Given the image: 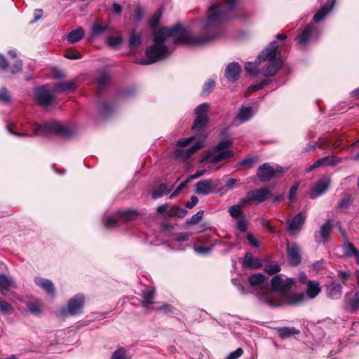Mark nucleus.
Returning <instances> with one entry per match:
<instances>
[{
	"mask_svg": "<svg viewBox=\"0 0 359 359\" xmlns=\"http://www.w3.org/2000/svg\"><path fill=\"white\" fill-rule=\"evenodd\" d=\"M356 285L354 290L347 292L344 297V301L348 309L351 312H355L359 309V270L355 272Z\"/></svg>",
	"mask_w": 359,
	"mask_h": 359,
	"instance_id": "6e6552de",
	"label": "nucleus"
},
{
	"mask_svg": "<svg viewBox=\"0 0 359 359\" xmlns=\"http://www.w3.org/2000/svg\"><path fill=\"white\" fill-rule=\"evenodd\" d=\"M194 140H195V137L183 138V139L179 140L177 142L176 145L177 147H186V146L189 145Z\"/></svg>",
	"mask_w": 359,
	"mask_h": 359,
	"instance_id": "3c124183",
	"label": "nucleus"
},
{
	"mask_svg": "<svg viewBox=\"0 0 359 359\" xmlns=\"http://www.w3.org/2000/svg\"><path fill=\"white\" fill-rule=\"evenodd\" d=\"M65 57L71 60H76L80 59L81 57V55L79 52H74V53H69L65 54Z\"/></svg>",
	"mask_w": 359,
	"mask_h": 359,
	"instance_id": "0e129e2a",
	"label": "nucleus"
},
{
	"mask_svg": "<svg viewBox=\"0 0 359 359\" xmlns=\"http://www.w3.org/2000/svg\"><path fill=\"white\" fill-rule=\"evenodd\" d=\"M247 239H248V242L250 243V245L252 246H253L254 248L259 247V242L253 237V236L251 233H248Z\"/></svg>",
	"mask_w": 359,
	"mask_h": 359,
	"instance_id": "052dcab7",
	"label": "nucleus"
},
{
	"mask_svg": "<svg viewBox=\"0 0 359 359\" xmlns=\"http://www.w3.org/2000/svg\"><path fill=\"white\" fill-rule=\"evenodd\" d=\"M342 285L335 281L330 283L326 287V294L331 299H339L342 295Z\"/></svg>",
	"mask_w": 359,
	"mask_h": 359,
	"instance_id": "6ab92c4d",
	"label": "nucleus"
},
{
	"mask_svg": "<svg viewBox=\"0 0 359 359\" xmlns=\"http://www.w3.org/2000/svg\"><path fill=\"white\" fill-rule=\"evenodd\" d=\"M22 69V60H18L15 62V64L8 69V71L12 74H15L19 73Z\"/></svg>",
	"mask_w": 359,
	"mask_h": 359,
	"instance_id": "de8ad7c7",
	"label": "nucleus"
},
{
	"mask_svg": "<svg viewBox=\"0 0 359 359\" xmlns=\"http://www.w3.org/2000/svg\"><path fill=\"white\" fill-rule=\"evenodd\" d=\"M358 251L355 247L351 243H347L345 245V251L344 255L346 257H350L354 256V254Z\"/></svg>",
	"mask_w": 359,
	"mask_h": 359,
	"instance_id": "79ce46f5",
	"label": "nucleus"
},
{
	"mask_svg": "<svg viewBox=\"0 0 359 359\" xmlns=\"http://www.w3.org/2000/svg\"><path fill=\"white\" fill-rule=\"evenodd\" d=\"M111 359H131V356L124 348L121 347L112 353Z\"/></svg>",
	"mask_w": 359,
	"mask_h": 359,
	"instance_id": "c9c22d12",
	"label": "nucleus"
},
{
	"mask_svg": "<svg viewBox=\"0 0 359 359\" xmlns=\"http://www.w3.org/2000/svg\"><path fill=\"white\" fill-rule=\"evenodd\" d=\"M37 102L43 107L49 106L53 103V96L52 93L46 86L38 88L35 90Z\"/></svg>",
	"mask_w": 359,
	"mask_h": 359,
	"instance_id": "2eb2a0df",
	"label": "nucleus"
},
{
	"mask_svg": "<svg viewBox=\"0 0 359 359\" xmlns=\"http://www.w3.org/2000/svg\"><path fill=\"white\" fill-rule=\"evenodd\" d=\"M141 42V36L139 34H136L134 32L130 34L129 45L134 46L140 44Z\"/></svg>",
	"mask_w": 359,
	"mask_h": 359,
	"instance_id": "a18cd8bd",
	"label": "nucleus"
},
{
	"mask_svg": "<svg viewBox=\"0 0 359 359\" xmlns=\"http://www.w3.org/2000/svg\"><path fill=\"white\" fill-rule=\"evenodd\" d=\"M218 184L217 180H205L195 184V191L198 194L208 195L213 191L214 187Z\"/></svg>",
	"mask_w": 359,
	"mask_h": 359,
	"instance_id": "dca6fc26",
	"label": "nucleus"
},
{
	"mask_svg": "<svg viewBox=\"0 0 359 359\" xmlns=\"http://www.w3.org/2000/svg\"><path fill=\"white\" fill-rule=\"evenodd\" d=\"M243 353V351L242 348H238L236 351L231 352L228 355L226 359H237L241 357Z\"/></svg>",
	"mask_w": 359,
	"mask_h": 359,
	"instance_id": "603ef678",
	"label": "nucleus"
},
{
	"mask_svg": "<svg viewBox=\"0 0 359 359\" xmlns=\"http://www.w3.org/2000/svg\"><path fill=\"white\" fill-rule=\"evenodd\" d=\"M278 333L283 338H285L298 334L299 333V330H297L294 327H283L278 330Z\"/></svg>",
	"mask_w": 359,
	"mask_h": 359,
	"instance_id": "473e14b6",
	"label": "nucleus"
},
{
	"mask_svg": "<svg viewBox=\"0 0 359 359\" xmlns=\"http://www.w3.org/2000/svg\"><path fill=\"white\" fill-rule=\"evenodd\" d=\"M143 17V11L140 7H137L134 11V18L136 21H140Z\"/></svg>",
	"mask_w": 359,
	"mask_h": 359,
	"instance_id": "bf43d9fd",
	"label": "nucleus"
},
{
	"mask_svg": "<svg viewBox=\"0 0 359 359\" xmlns=\"http://www.w3.org/2000/svg\"><path fill=\"white\" fill-rule=\"evenodd\" d=\"M32 128L36 136H43L52 133L69 137L74 133V129L67 125L57 121L43 124L33 123Z\"/></svg>",
	"mask_w": 359,
	"mask_h": 359,
	"instance_id": "20e7f679",
	"label": "nucleus"
},
{
	"mask_svg": "<svg viewBox=\"0 0 359 359\" xmlns=\"http://www.w3.org/2000/svg\"><path fill=\"white\" fill-rule=\"evenodd\" d=\"M143 301L142 305L144 308L147 309L149 305L153 304V299L154 297V290L151 287L147 288L143 292Z\"/></svg>",
	"mask_w": 359,
	"mask_h": 359,
	"instance_id": "bb28decb",
	"label": "nucleus"
},
{
	"mask_svg": "<svg viewBox=\"0 0 359 359\" xmlns=\"http://www.w3.org/2000/svg\"><path fill=\"white\" fill-rule=\"evenodd\" d=\"M105 29V27L96 24L94 25L92 27V34L93 35H98L103 32Z\"/></svg>",
	"mask_w": 359,
	"mask_h": 359,
	"instance_id": "5fc2aeb1",
	"label": "nucleus"
},
{
	"mask_svg": "<svg viewBox=\"0 0 359 359\" xmlns=\"http://www.w3.org/2000/svg\"><path fill=\"white\" fill-rule=\"evenodd\" d=\"M84 36V30L82 27H79L74 30H72L67 36V41L74 43L80 41Z\"/></svg>",
	"mask_w": 359,
	"mask_h": 359,
	"instance_id": "cd10ccee",
	"label": "nucleus"
},
{
	"mask_svg": "<svg viewBox=\"0 0 359 359\" xmlns=\"http://www.w3.org/2000/svg\"><path fill=\"white\" fill-rule=\"evenodd\" d=\"M198 202V199L196 196H193L191 198V201L187 202L186 204V207L188 208H192L194 206H195Z\"/></svg>",
	"mask_w": 359,
	"mask_h": 359,
	"instance_id": "338daca9",
	"label": "nucleus"
},
{
	"mask_svg": "<svg viewBox=\"0 0 359 359\" xmlns=\"http://www.w3.org/2000/svg\"><path fill=\"white\" fill-rule=\"evenodd\" d=\"M334 163L330 158L329 156L323 157V158H319L313 164H312L309 168H307L306 169V172H309L320 166H325V165H334Z\"/></svg>",
	"mask_w": 359,
	"mask_h": 359,
	"instance_id": "7c9ffc66",
	"label": "nucleus"
},
{
	"mask_svg": "<svg viewBox=\"0 0 359 359\" xmlns=\"http://www.w3.org/2000/svg\"><path fill=\"white\" fill-rule=\"evenodd\" d=\"M15 283L11 278L5 275H0V292L7 291L10 287H15Z\"/></svg>",
	"mask_w": 359,
	"mask_h": 359,
	"instance_id": "c85d7f7f",
	"label": "nucleus"
},
{
	"mask_svg": "<svg viewBox=\"0 0 359 359\" xmlns=\"http://www.w3.org/2000/svg\"><path fill=\"white\" fill-rule=\"evenodd\" d=\"M207 172H208V171L205 169H203V170H198L195 174L189 176L188 177V181H191L193 180L197 179V178L204 175Z\"/></svg>",
	"mask_w": 359,
	"mask_h": 359,
	"instance_id": "4d7b16f0",
	"label": "nucleus"
},
{
	"mask_svg": "<svg viewBox=\"0 0 359 359\" xmlns=\"http://www.w3.org/2000/svg\"><path fill=\"white\" fill-rule=\"evenodd\" d=\"M161 17V14H156L149 21V25L151 27L154 28L158 23L159 19Z\"/></svg>",
	"mask_w": 359,
	"mask_h": 359,
	"instance_id": "e2e57ef3",
	"label": "nucleus"
},
{
	"mask_svg": "<svg viewBox=\"0 0 359 359\" xmlns=\"http://www.w3.org/2000/svg\"><path fill=\"white\" fill-rule=\"evenodd\" d=\"M305 216L302 213H299L294 217L290 218L287 220V231L291 234H294L299 231L304 222Z\"/></svg>",
	"mask_w": 359,
	"mask_h": 359,
	"instance_id": "f3484780",
	"label": "nucleus"
},
{
	"mask_svg": "<svg viewBox=\"0 0 359 359\" xmlns=\"http://www.w3.org/2000/svg\"><path fill=\"white\" fill-rule=\"evenodd\" d=\"M11 100V97L6 88L0 90V102H8Z\"/></svg>",
	"mask_w": 359,
	"mask_h": 359,
	"instance_id": "8fccbe9b",
	"label": "nucleus"
},
{
	"mask_svg": "<svg viewBox=\"0 0 359 359\" xmlns=\"http://www.w3.org/2000/svg\"><path fill=\"white\" fill-rule=\"evenodd\" d=\"M209 109L210 105L208 103L201 104L195 109L196 118L192 126V130L195 133L203 132L209 121L208 116Z\"/></svg>",
	"mask_w": 359,
	"mask_h": 359,
	"instance_id": "423d86ee",
	"label": "nucleus"
},
{
	"mask_svg": "<svg viewBox=\"0 0 359 359\" xmlns=\"http://www.w3.org/2000/svg\"><path fill=\"white\" fill-rule=\"evenodd\" d=\"M243 265L246 268L258 269L262 266V260L254 257L251 252H247L244 257Z\"/></svg>",
	"mask_w": 359,
	"mask_h": 359,
	"instance_id": "393cba45",
	"label": "nucleus"
},
{
	"mask_svg": "<svg viewBox=\"0 0 359 359\" xmlns=\"http://www.w3.org/2000/svg\"><path fill=\"white\" fill-rule=\"evenodd\" d=\"M321 292V286L317 280H309L306 285V295L309 299H314Z\"/></svg>",
	"mask_w": 359,
	"mask_h": 359,
	"instance_id": "5701e85b",
	"label": "nucleus"
},
{
	"mask_svg": "<svg viewBox=\"0 0 359 359\" xmlns=\"http://www.w3.org/2000/svg\"><path fill=\"white\" fill-rule=\"evenodd\" d=\"M281 172L282 168L280 167L273 168L269 163H264L259 167L257 175L261 182H266L271 178L278 176Z\"/></svg>",
	"mask_w": 359,
	"mask_h": 359,
	"instance_id": "9d476101",
	"label": "nucleus"
},
{
	"mask_svg": "<svg viewBox=\"0 0 359 359\" xmlns=\"http://www.w3.org/2000/svg\"><path fill=\"white\" fill-rule=\"evenodd\" d=\"M42 304L39 302H30L27 304L28 311L33 315H39L42 312Z\"/></svg>",
	"mask_w": 359,
	"mask_h": 359,
	"instance_id": "58836bf2",
	"label": "nucleus"
},
{
	"mask_svg": "<svg viewBox=\"0 0 359 359\" xmlns=\"http://www.w3.org/2000/svg\"><path fill=\"white\" fill-rule=\"evenodd\" d=\"M331 231H332V225H331V223L330 221H327L326 223H325L320 227L319 233L320 234L321 238H323V240L324 241H325L328 238V237L331 233Z\"/></svg>",
	"mask_w": 359,
	"mask_h": 359,
	"instance_id": "e433bc0d",
	"label": "nucleus"
},
{
	"mask_svg": "<svg viewBox=\"0 0 359 359\" xmlns=\"http://www.w3.org/2000/svg\"><path fill=\"white\" fill-rule=\"evenodd\" d=\"M233 156V152L231 150L215 151V149H212L208 155L201 160V162L208 161L211 164H216L219 161L231 158Z\"/></svg>",
	"mask_w": 359,
	"mask_h": 359,
	"instance_id": "4468645a",
	"label": "nucleus"
},
{
	"mask_svg": "<svg viewBox=\"0 0 359 359\" xmlns=\"http://www.w3.org/2000/svg\"><path fill=\"white\" fill-rule=\"evenodd\" d=\"M241 67L237 62L230 63L226 68L225 76L229 81L234 82L240 77Z\"/></svg>",
	"mask_w": 359,
	"mask_h": 359,
	"instance_id": "412c9836",
	"label": "nucleus"
},
{
	"mask_svg": "<svg viewBox=\"0 0 359 359\" xmlns=\"http://www.w3.org/2000/svg\"><path fill=\"white\" fill-rule=\"evenodd\" d=\"M213 249V246H207V247H203V246H197L194 245V250L195 252L198 255H208L212 252Z\"/></svg>",
	"mask_w": 359,
	"mask_h": 359,
	"instance_id": "a19ab883",
	"label": "nucleus"
},
{
	"mask_svg": "<svg viewBox=\"0 0 359 359\" xmlns=\"http://www.w3.org/2000/svg\"><path fill=\"white\" fill-rule=\"evenodd\" d=\"M232 145V141L228 138L222 139L219 142V143L213 148L215 151H220L229 150V148Z\"/></svg>",
	"mask_w": 359,
	"mask_h": 359,
	"instance_id": "4c0bfd02",
	"label": "nucleus"
},
{
	"mask_svg": "<svg viewBox=\"0 0 359 359\" xmlns=\"http://www.w3.org/2000/svg\"><path fill=\"white\" fill-rule=\"evenodd\" d=\"M191 181H188V179L181 183L180 184V186H178V187L175 190V191L171 194L170 196V198H172L173 197H175L189 182H190Z\"/></svg>",
	"mask_w": 359,
	"mask_h": 359,
	"instance_id": "680f3d73",
	"label": "nucleus"
},
{
	"mask_svg": "<svg viewBox=\"0 0 359 359\" xmlns=\"http://www.w3.org/2000/svg\"><path fill=\"white\" fill-rule=\"evenodd\" d=\"M206 137V135H204L203 139L197 140L196 142L191 146L189 149H177L174 152L173 155L176 158H182L184 160L188 159L190 158L195 152H196L199 149H201L203 145L204 139Z\"/></svg>",
	"mask_w": 359,
	"mask_h": 359,
	"instance_id": "ddd939ff",
	"label": "nucleus"
},
{
	"mask_svg": "<svg viewBox=\"0 0 359 359\" xmlns=\"http://www.w3.org/2000/svg\"><path fill=\"white\" fill-rule=\"evenodd\" d=\"M76 84L72 80L61 81L56 83L53 88V93L71 92L76 89Z\"/></svg>",
	"mask_w": 359,
	"mask_h": 359,
	"instance_id": "b1692460",
	"label": "nucleus"
},
{
	"mask_svg": "<svg viewBox=\"0 0 359 359\" xmlns=\"http://www.w3.org/2000/svg\"><path fill=\"white\" fill-rule=\"evenodd\" d=\"M109 80V76L107 74H102L99 79H98V87L100 88H102L104 85L108 82Z\"/></svg>",
	"mask_w": 359,
	"mask_h": 359,
	"instance_id": "864d4df0",
	"label": "nucleus"
},
{
	"mask_svg": "<svg viewBox=\"0 0 359 359\" xmlns=\"http://www.w3.org/2000/svg\"><path fill=\"white\" fill-rule=\"evenodd\" d=\"M35 283L43 289L48 294L53 295L55 292V287L52 281L50 280L36 277L34 279Z\"/></svg>",
	"mask_w": 359,
	"mask_h": 359,
	"instance_id": "a878e982",
	"label": "nucleus"
},
{
	"mask_svg": "<svg viewBox=\"0 0 359 359\" xmlns=\"http://www.w3.org/2000/svg\"><path fill=\"white\" fill-rule=\"evenodd\" d=\"M8 62L5 57L0 54V69L5 70L8 68Z\"/></svg>",
	"mask_w": 359,
	"mask_h": 359,
	"instance_id": "69168bd1",
	"label": "nucleus"
},
{
	"mask_svg": "<svg viewBox=\"0 0 359 359\" xmlns=\"http://www.w3.org/2000/svg\"><path fill=\"white\" fill-rule=\"evenodd\" d=\"M137 215L135 210H126L123 212H119L112 216H106L104 218V224L108 229H112L116 227L119 221H128L135 218Z\"/></svg>",
	"mask_w": 359,
	"mask_h": 359,
	"instance_id": "1a4fd4ad",
	"label": "nucleus"
},
{
	"mask_svg": "<svg viewBox=\"0 0 359 359\" xmlns=\"http://www.w3.org/2000/svg\"><path fill=\"white\" fill-rule=\"evenodd\" d=\"M236 0H224L222 6H211L205 20L201 23L200 35H192L180 24L172 27H163L154 33V44L146 51L147 60L140 64L147 65L165 58L169 52L164 45L168 37L173 38L177 43L189 46H203L221 38L224 34V23L226 13L233 11Z\"/></svg>",
	"mask_w": 359,
	"mask_h": 359,
	"instance_id": "f257e3e1",
	"label": "nucleus"
},
{
	"mask_svg": "<svg viewBox=\"0 0 359 359\" xmlns=\"http://www.w3.org/2000/svg\"><path fill=\"white\" fill-rule=\"evenodd\" d=\"M171 188L168 187L165 184H161L158 189L151 194V197L154 199L158 198L163 196L167 195Z\"/></svg>",
	"mask_w": 359,
	"mask_h": 359,
	"instance_id": "72a5a7b5",
	"label": "nucleus"
},
{
	"mask_svg": "<svg viewBox=\"0 0 359 359\" xmlns=\"http://www.w3.org/2000/svg\"><path fill=\"white\" fill-rule=\"evenodd\" d=\"M122 42L121 37H114L111 36L108 38V44L112 48H116Z\"/></svg>",
	"mask_w": 359,
	"mask_h": 359,
	"instance_id": "09e8293b",
	"label": "nucleus"
},
{
	"mask_svg": "<svg viewBox=\"0 0 359 359\" xmlns=\"http://www.w3.org/2000/svg\"><path fill=\"white\" fill-rule=\"evenodd\" d=\"M240 205H233L229 208L230 215L236 221L237 228L242 232L247 231V220Z\"/></svg>",
	"mask_w": 359,
	"mask_h": 359,
	"instance_id": "9b49d317",
	"label": "nucleus"
},
{
	"mask_svg": "<svg viewBox=\"0 0 359 359\" xmlns=\"http://www.w3.org/2000/svg\"><path fill=\"white\" fill-rule=\"evenodd\" d=\"M271 288H261L257 292L259 299L271 306H279L284 304L297 305L304 300L302 293L291 294L289 290L294 281L292 278L283 279L276 275L271 279Z\"/></svg>",
	"mask_w": 359,
	"mask_h": 359,
	"instance_id": "f03ea898",
	"label": "nucleus"
},
{
	"mask_svg": "<svg viewBox=\"0 0 359 359\" xmlns=\"http://www.w3.org/2000/svg\"><path fill=\"white\" fill-rule=\"evenodd\" d=\"M334 0H328L327 2L323 5L320 11L313 16V21L319 22L323 20L327 15H328L334 7Z\"/></svg>",
	"mask_w": 359,
	"mask_h": 359,
	"instance_id": "4be33fe9",
	"label": "nucleus"
},
{
	"mask_svg": "<svg viewBox=\"0 0 359 359\" xmlns=\"http://www.w3.org/2000/svg\"><path fill=\"white\" fill-rule=\"evenodd\" d=\"M298 187H299V185L298 184H295L294 185H292L291 187H290V191H289V199L291 202H293L294 199V196L297 194V189H298Z\"/></svg>",
	"mask_w": 359,
	"mask_h": 359,
	"instance_id": "6e6d98bb",
	"label": "nucleus"
},
{
	"mask_svg": "<svg viewBox=\"0 0 359 359\" xmlns=\"http://www.w3.org/2000/svg\"><path fill=\"white\" fill-rule=\"evenodd\" d=\"M264 271L269 275H273L278 273L280 271V268L278 264H270L265 267Z\"/></svg>",
	"mask_w": 359,
	"mask_h": 359,
	"instance_id": "49530a36",
	"label": "nucleus"
},
{
	"mask_svg": "<svg viewBox=\"0 0 359 359\" xmlns=\"http://www.w3.org/2000/svg\"><path fill=\"white\" fill-rule=\"evenodd\" d=\"M215 81L212 79H209L207 82L205 83L203 86V91L209 93L210 90L215 86Z\"/></svg>",
	"mask_w": 359,
	"mask_h": 359,
	"instance_id": "13d9d810",
	"label": "nucleus"
},
{
	"mask_svg": "<svg viewBox=\"0 0 359 359\" xmlns=\"http://www.w3.org/2000/svg\"><path fill=\"white\" fill-rule=\"evenodd\" d=\"M278 47L277 41H274L258 55L259 62H269L260 71V74L264 76H273L283 65L282 60L276 57Z\"/></svg>",
	"mask_w": 359,
	"mask_h": 359,
	"instance_id": "7ed1b4c3",
	"label": "nucleus"
},
{
	"mask_svg": "<svg viewBox=\"0 0 359 359\" xmlns=\"http://www.w3.org/2000/svg\"><path fill=\"white\" fill-rule=\"evenodd\" d=\"M203 211L199 210L195 215H194L189 219L187 220V223L189 224H197L203 217Z\"/></svg>",
	"mask_w": 359,
	"mask_h": 359,
	"instance_id": "37998d69",
	"label": "nucleus"
},
{
	"mask_svg": "<svg viewBox=\"0 0 359 359\" xmlns=\"http://www.w3.org/2000/svg\"><path fill=\"white\" fill-rule=\"evenodd\" d=\"M0 311L5 314H10L13 311V308L9 303L0 298Z\"/></svg>",
	"mask_w": 359,
	"mask_h": 359,
	"instance_id": "ea45409f",
	"label": "nucleus"
},
{
	"mask_svg": "<svg viewBox=\"0 0 359 359\" xmlns=\"http://www.w3.org/2000/svg\"><path fill=\"white\" fill-rule=\"evenodd\" d=\"M320 36L318 28L313 25H308L298 37L300 44L305 45L309 41H316Z\"/></svg>",
	"mask_w": 359,
	"mask_h": 359,
	"instance_id": "f8f14e48",
	"label": "nucleus"
},
{
	"mask_svg": "<svg viewBox=\"0 0 359 359\" xmlns=\"http://www.w3.org/2000/svg\"><path fill=\"white\" fill-rule=\"evenodd\" d=\"M270 195V191L266 188L252 190L248 191L245 198L241 199L240 203L245 206L255 201L258 203L264 202Z\"/></svg>",
	"mask_w": 359,
	"mask_h": 359,
	"instance_id": "0eeeda50",
	"label": "nucleus"
},
{
	"mask_svg": "<svg viewBox=\"0 0 359 359\" xmlns=\"http://www.w3.org/2000/svg\"><path fill=\"white\" fill-rule=\"evenodd\" d=\"M83 306L84 296L81 294H77L68 301L66 306L60 310L59 315L61 317L78 315L81 313Z\"/></svg>",
	"mask_w": 359,
	"mask_h": 359,
	"instance_id": "39448f33",
	"label": "nucleus"
},
{
	"mask_svg": "<svg viewBox=\"0 0 359 359\" xmlns=\"http://www.w3.org/2000/svg\"><path fill=\"white\" fill-rule=\"evenodd\" d=\"M253 115V111L250 107H242L237 115V119L241 122L249 120Z\"/></svg>",
	"mask_w": 359,
	"mask_h": 359,
	"instance_id": "2f4dec72",
	"label": "nucleus"
},
{
	"mask_svg": "<svg viewBox=\"0 0 359 359\" xmlns=\"http://www.w3.org/2000/svg\"><path fill=\"white\" fill-rule=\"evenodd\" d=\"M287 255L292 265L297 266L300 263V249L296 243H287Z\"/></svg>",
	"mask_w": 359,
	"mask_h": 359,
	"instance_id": "aec40b11",
	"label": "nucleus"
},
{
	"mask_svg": "<svg viewBox=\"0 0 359 359\" xmlns=\"http://www.w3.org/2000/svg\"><path fill=\"white\" fill-rule=\"evenodd\" d=\"M255 162H256V160L255 158H249L244 159L241 162V165H247L250 168V167H252L255 163Z\"/></svg>",
	"mask_w": 359,
	"mask_h": 359,
	"instance_id": "774afa93",
	"label": "nucleus"
},
{
	"mask_svg": "<svg viewBox=\"0 0 359 359\" xmlns=\"http://www.w3.org/2000/svg\"><path fill=\"white\" fill-rule=\"evenodd\" d=\"M260 64H261V62H258V57H257L255 62H246L245 65V70L249 74H250L253 76H256L259 74H260V71L259 70V68H258Z\"/></svg>",
	"mask_w": 359,
	"mask_h": 359,
	"instance_id": "c756f323",
	"label": "nucleus"
},
{
	"mask_svg": "<svg viewBox=\"0 0 359 359\" xmlns=\"http://www.w3.org/2000/svg\"><path fill=\"white\" fill-rule=\"evenodd\" d=\"M330 182L327 178L320 179L311 189L309 197L315 198L323 194L328 189Z\"/></svg>",
	"mask_w": 359,
	"mask_h": 359,
	"instance_id": "a211bd4d",
	"label": "nucleus"
},
{
	"mask_svg": "<svg viewBox=\"0 0 359 359\" xmlns=\"http://www.w3.org/2000/svg\"><path fill=\"white\" fill-rule=\"evenodd\" d=\"M266 278L262 273H256L249 278V283L252 286L263 285Z\"/></svg>",
	"mask_w": 359,
	"mask_h": 359,
	"instance_id": "f704fd0d",
	"label": "nucleus"
},
{
	"mask_svg": "<svg viewBox=\"0 0 359 359\" xmlns=\"http://www.w3.org/2000/svg\"><path fill=\"white\" fill-rule=\"evenodd\" d=\"M338 278L341 280L344 285H346L348 280L351 277V273L349 271L340 270L338 271Z\"/></svg>",
	"mask_w": 359,
	"mask_h": 359,
	"instance_id": "c03bdc74",
	"label": "nucleus"
}]
</instances>
